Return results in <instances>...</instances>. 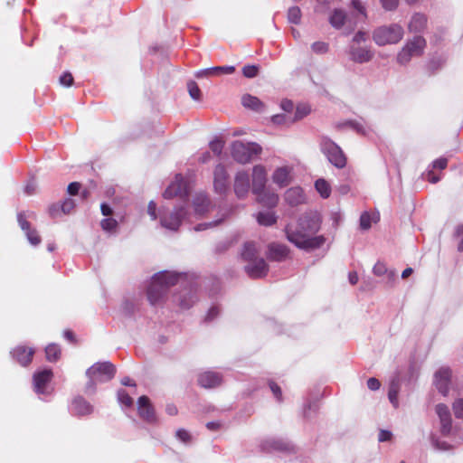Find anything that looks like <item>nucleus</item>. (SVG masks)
<instances>
[{"instance_id": "f257e3e1", "label": "nucleus", "mask_w": 463, "mask_h": 463, "mask_svg": "<svg viewBox=\"0 0 463 463\" xmlns=\"http://www.w3.org/2000/svg\"><path fill=\"white\" fill-rule=\"evenodd\" d=\"M320 216L317 213H307L296 223L288 224L285 228L288 240L298 248L310 250L320 248L325 239L316 236L320 229Z\"/></svg>"}, {"instance_id": "f03ea898", "label": "nucleus", "mask_w": 463, "mask_h": 463, "mask_svg": "<svg viewBox=\"0 0 463 463\" xmlns=\"http://www.w3.org/2000/svg\"><path fill=\"white\" fill-rule=\"evenodd\" d=\"M189 189L188 182L180 174L176 175L175 180L167 186L163 194L164 197L165 199L179 197L184 204L175 206L171 212L161 213L160 223L162 227L175 232L184 220L189 219V213L186 210Z\"/></svg>"}, {"instance_id": "7ed1b4c3", "label": "nucleus", "mask_w": 463, "mask_h": 463, "mask_svg": "<svg viewBox=\"0 0 463 463\" xmlns=\"http://www.w3.org/2000/svg\"><path fill=\"white\" fill-rule=\"evenodd\" d=\"M179 278L180 275L169 271H162L154 275L147 288V298L150 304H158L165 296L168 288L177 283Z\"/></svg>"}, {"instance_id": "20e7f679", "label": "nucleus", "mask_w": 463, "mask_h": 463, "mask_svg": "<svg viewBox=\"0 0 463 463\" xmlns=\"http://www.w3.org/2000/svg\"><path fill=\"white\" fill-rule=\"evenodd\" d=\"M116 373V367L110 362H99L90 366L86 375L89 381L86 384V392H95L96 385L110 381Z\"/></svg>"}, {"instance_id": "39448f33", "label": "nucleus", "mask_w": 463, "mask_h": 463, "mask_svg": "<svg viewBox=\"0 0 463 463\" xmlns=\"http://www.w3.org/2000/svg\"><path fill=\"white\" fill-rule=\"evenodd\" d=\"M262 147L256 142H243L236 140L231 145L232 158L240 164H247L258 157Z\"/></svg>"}, {"instance_id": "423d86ee", "label": "nucleus", "mask_w": 463, "mask_h": 463, "mask_svg": "<svg viewBox=\"0 0 463 463\" xmlns=\"http://www.w3.org/2000/svg\"><path fill=\"white\" fill-rule=\"evenodd\" d=\"M404 35V30L398 24H392L376 28L373 33L374 43L379 46L398 43Z\"/></svg>"}, {"instance_id": "0eeeda50", "label": "nucleus", "mask_w": 463, "mask_h": 463, "mask_svg": "<svg viewBox=\"0 0 463 463\" xmlns=\"http://www.w3.org/2000/svg\"><path fill=\"white\" fill-rule=\"evenodd\" d=\"M427 43L424 37L416 35L409 39L397 54V62L405 65L412 57H420L424 53Z\"/></svg>"}, {"instance_id": "6e6552de", "label": "nucleus", "mask_w": 463, "mask_h": 463, "mask_svg": "<svg viewBox=\"0 0 463 463\" xmlns=\"http://www.w3.org/2000/svg\"><path fill=\"white\" fill-rule=\"evenodd\" d=\"M320 147L323 154L328 161L337 168H343L346 165V157L335 142L327 137H323L320 142Z\"/></svg>"}, {"instance_id": "1a4fd4ad", "label": "nucleus", "mask_w": 463, "mask_h": 463, "mask_svg": "<svg viewBox=\"0 0 463 463\" xmlns=\"http://www.w3.org/2000/svg\"><path fill=\"white\" fill-rule=\"evenodd\" d=\"M52 378L51 369H44L33 374V389L38 395H48L52 392L49 383Z\"/></svg>"}, {"instance_id": "9d476101", "label": "nucleus", "mask_w": 463, "mask_h": 463, "mask_svg": "<svg viewBox=\"0 0 463 463\" xmlns=\"http://www.w3.org/2000/svg\"><path fill=\"white\" fill-rule=\"evenodd\" d=\"M450 378L451 370L449 367H441L434 374V384L444 396L449 393Z\"/></svg>"}, {"instance_id": "9b49d317", "label": "nucleus", "mask_w": 463, "mask_h": 463, "mask_svg": "<svg viewBox=\"0 0 463 463\" xmlns=\"http://www.w3.org/2000/svg\"><path fill=\"white\" fill-rule=\"evenodd\" d=\"M267 183V171L264 165H256L252 169V193L263 192Z\"/></svg>"}, {"instance_id": "f8f14e48", "label": "nucleus", "mask_w": 463, "mask_h": 463, "mask_svg": "<svg viewBox=\"0 0 463 463\" xmlns=\"http://www.w3.org/2000/svg\"><path fill=\"white\" fill-rule=\"evenodd\" d=\"M228 174L222 165H218L213 173V186L216 193L222 194L228 189Z\"/></svg>"}, {"instance_id": "ddd939ff", "label": "nucleus", "mask_w": 463, "mask_h": 463, "mask_svg": "<svg viewBox=\"0 0 463 463\" xmlns=\"http://www.w3.org/2000/svg\"><path fill=\"white\" fill-rule=\"evenodd\" d=\"M250 190V178L245 171H240L234 178V193L239 199L244 198Z\"/></svg>"}, {"instance_id": "4468645a", "label": "nucleus", "mask_w": 463, "mask_h": 463, "mask_svg": "<svg viewBox=\"0 0 463 463\" xmlns=\"http://www.w3.org/2000/svg\"><path fill=\"white\" fill-rule=\"evenodd\" d=\"M292 167L288 165L279 166L272 174V181L279 187L288 186L292 181Z\"/></svg>"}, {"instance_id": "2eb2a0df", "label": "nucleus", "mask_w": 463, "mask_h": 463, "mask_svg": "<svg viewBox=\"0 0 463 463\" xmlns=\"http://www.w3.org/2000/svg\"><path fill=\"white\" fill-rule=\"evenodd\" d=\"M436 412L439 418L441 433L445 436L449 435L452 429V420L448 406L442 403L438 404Z\"/></svg>"}, {"instance_id": "dca6fc26", "label": "nucleus", "mask_w": 463, "mask_h": 463, "mask_svg": "<svg viewBox=\"0 0 463 463\" xmlns=\"http://www.w3.org/2000/svg\"><path fill=\"white\" fill-rule=\"evenodd\" d=\"M349 54L351 60L357 63L368 62L373 57V52L371 48L366 46H355L354 44L350 47Z\"/></svg>"}, {"instance_id": "f3484780", "label": "nucleus", "mask_w": 463, "mask_h": 463, "mask_svg": "<svg viewBox=\"0 0 463 463\" xmlns=\"http://www.w3.org/2000/svg\"><path fill=\"white\" fill-rule=\"evenodd\" d=\"M245 271L247 274L252 279H259L264 277L268 272V266L265 260L260 259H256L245 267Z\"/></svg>"}, {"instance_id": "a211bd4d", "label": "nucleus", "mask_w": 463, "mask_h": 463, "mask_svg": "<svg viewBox=\"0 0 463 463\" xmlns=\"http://www.w3.org/2000/svg\"><path fill=\"white\" fill-rule=\"evenodd\" d=\"M139 416L147 422H154L156 420L154 409L146 396H141L137 401Z\"/></svg>"}, {"instance_id": "6ab92c4d", "label": "nucleus", "mask_w": 463, "mask_h": 463, "mask_svg": "<svg viewBox=\"0 0 463 463\" xmlns=\"http://www.w3.org/2000/svg\"><path fill=\"white\" fill-rule=\"evenodd\" d=\"M71 411L74 415L84 416L93 411V406L84 398L79 396L73 399L71 405Z\"/></svg>"}, {"instance_id": "aec40b11", "label": "nucleus", "mask_w": 463, "mask_h": 463, "mask_svg": "<svg viewBox=\"0 0 463 463\" xmlns=\"http://www.w3.org/2000/svg\"><path fill=\"white\" fill-rule=\"evenodd\" d=\"M17 221L21 229L25 232L29 242L34 246L38 245L41 242V238L35 230L30 229V224L25 220L24 214L22 213H18Z\"/></svg>"}, {"instance_id": "412c9836", "label": "nucleus", "mask_w": 463, "mask_h": 463, "mask_svg": "<svg viewBox=\"0 0 463 463\" xmlns=\"http://www.w3.org/2000/svg\"><path fill=\"white\" fill-rule=\"evenodd\" d=\"M13 357L23 366H26L32 361L34 350L23 345L15 347L11 352Z\"/></svg>"}, {"instance_id": "4be33fe9", "label": "nucleus", "mask_w": 463, "mask_h": 463, "mask_svg": "<svg viewBox=\"0 0 463 463\" xmlns=\"http://www.w3.org/2000/svg\"><path fill=\"white\" fill-rule=\"evenodd\" d=\"M221 383V375L214 372H204L198 376V383L203 388H213Z\"/></svg>"}, {"instance_id": "5701e85b", "label": "nucleus", "mask_w": 463, "mask_h": 463, "mask_svg": "<svg viewBox=\"0 0 463 463\" xmlns=\"http://www.w3.org/2000/svg\"><path fill=\"white\" fill-rule=\"evenodd\" d=\"M427 26V16L420 13H415L410 19L408 30L410 33H422Z\"/></svg>"}, {"instance_id": "b1692460", "label": "nucleus", "mask_w": 463, "mask_h": 463, "mask_svg": "<svg viewBox=\"0 0 463 463\" xmlns=\"http://www.w3.org/2000/svg\"><path fill=\"white\" fill-rule=\"evenodd\" d=\"M193 205L194 214L200 217L209 211L210 200L204 194L200 193L194 196Z\"/></svg>"}, {"instance_id": "393cba45", "label": "nucleus", "mask_w": 463, "mask_h": 463, "mask_svg": "<svg viewBox=\"0 0 463 463\" xmlns=\"http://www.w3.org/2000/svg\"><path fill=\"white\" fill-rule=\"evenodd\" d=\"M285 201L291 206L301 204L305 202V195L300 187H292L285 194Z\"/></svg>"}, {"instance_id": "a878e982", "label": "nucleus", "mask_w": 463, "mask_h": 463, "mask_svg": "<svg viewBox=\"0 0 463 463\" xmlns=\"http://www.w3.org/2000/svg\"><path fill=\"white\" fill-rule=\"evenodd\" d=\"M288 254V249L282 244L271 243L269 246V258L272 260L280 261L286 259Z\"/></svg>"}, {"instance_id": "bb28decb", "label": "nucleus", "mask_w": 463, "mask_h": 463, "mask_svg": "<svg viewBox=\"0 0 463 463\" xmlns=\"http://www.w3.org/2000/svg\"><path fill=\"white\" fill-rule=\"evenodd\" d=\"M257 196V200L262 205L267 206L269 208L275 207L279 203V196L277 194L267 191L263 189V192L260 194H255Z\"/></svg>"}, {"instance_id": "cd10ccee", "label": "nucleus", "mask_w": 463, "mask_h": 463, "mask_svg": "<svg viewBox=\"0 0 463 463\" xmlns=\"http://www.w3.org/2000/svg\"><path fill=\"white\" fill-rule=\"evenodd\" d=\"M241 103L245 108L250 109L257 112H261L264 110L263 102L257 97L245 94L241 98Z\"/></svg>"}, {"instance_id": "c85d7f7f", "label": "nucleus", "mask_w": 463, "mask_h": 463, "mask_svg": "<svg viewBox=\"0 0 463 463\" xmlns=\"http://www.w3.org/2000/svg\"><path fill=\"white\" fill-rule=\"evenodd\" d=\"M75 207L74 200L68 198L61 205V210L64 214H69L72 212ZM60 206L52 205L50 207V214L52 217H56L59 214Z\"/></svg>"}, {"instance_id": "c756f323", "label": "nucleus", "mask_w": 463, "mask_h": 463, "mask_svg": "<svg viewBox=\"0 0 463 463\" xmlns=\"http://www.w3.org/2000/svg\"><path fill=\"white\" fill-rule=\"evenodd\" d=\"M196 300V297L192 290L184 292L183 295L175 297V301L183 309L190 308Z\"/></svg>"}, {"instance_id": "7c9ffc66", "label": "nucleus", "mask_w": 463, "mask_h": 463, "mask_svg": "<svg viewBox=\"0 0 463 463\" xmlns=\"http://www.w3.org/2000/svg\"><path fill=\"white\" fill-rule=\"evenodd\" d=\"M345 19L346 14L343 10L335 9L329 17V23L334 28L340 29L345 24Z\"/></svg>"}, {"instance_id": "2f4dec72", "label": "nucleus", "mask_w": 463, "mask_h": 463, "mask_svg": "<svg viewBox=\"0 0 463 463\" xmlns=\"http://www.w3.org/2000/svg\"><path fill=\"white\" fill-rule=\"evenodd\" d=\"M264 449L267 450H288L290 449V444L282 439H269L265 441Z\"/></svg>"}, {"instance_id": "473e14b6", "label": "nucleus", "mask_w": 463, "mask_h": 463, "mask_svg": "<svg viewBox=\"0 0 463 463\" xmlns=\"http://www.w3.org/2000/svg\"><path fill=\"white\" fill-rule=\"evenodd\" d=\"M257 249L253 242H246L243 246L241 257L244 260L250 262L256 259Z\"/></svg>"}, {"instance_id": "72a5a7b5", "label": "nucleus", "mask_w": 463, "mask_h": 463, "mask_svg": "<svg viewBox=\"0 0 463 463\" xmlns=\"http://www.w3.org/2000/svg\"><path fill=\"white\" fill-rule=\"evenodd\" d=\"M257 221L260 225L270 226L277 221V217L272 212H260L257 215Z\"/></svg>"}, {"instance_id": "f704fd0d", "label": "nucleus", "mask_w": 463, "mask_h": 463, "mask_svg": "<svg viewBox=\"0 0 463 463\" xmlns=\"http://www.w3.org/2000/svg\"><path fill=\"white\" fill-rule=\"evenodd\" d=\"M315 187L323 198H328L331 194L330 184L325 179H318L315 183Z\"/></svg>"}, {"instance_id": "c9c22d12", "label": "nucleus", "mask_w": 463, "mask_h": 463, "mask_svg": "<svg viewBox=\"0 0 463 463\" xmlns=\"http://www.w3.org/2000/svg\"><path fill=\"white\" fill-rule=\"evenodd\" d=\"M45 354L49 362H56L61 356V348L55 344H51L45 348Z\"/></svg>"}, {"instance_id": "e433bc0d", "label": "nucleus", "mask_w": 463, "mask_h": 463, "mask_svg": "<svg viewBox=\"0 0 463 463\" xmlns=\"http://www.w3.org/2000/svg\"><path fill=\"white\" fill-rule=\"evenodd\" d=\"M235 71L234 66H219V67H213L210 69H207L205 71H203L197 74V76L201 74H213V73H224V74H232Z\"/></svg>"}, {"instance_id": "4c0bfd02", "label": "nucleus", "mask_w": 463, "mask_h": 463, "mask_svg": "<svg viewBox=\"0 0 463 463\" xmlns=\"http://www.w3.org/2000/svg\"><path fill=\"white\" fill-rule=\"evenodd\" d=\"M288 19L290 23L298 24L301 19V11L298 6H293L288 9Z\"/></svg>"}, {"instance_id": "58836bf2", "label": "nucleus", "mask_w": 463, "mask_h": 463, "mask_svg": "<svg viewBox=\"0 0 463 463\" xmlns=\"http://www.w3.org/2000/svg\"><path fill=\"white\" fill-rule=\"evenodd\" d=\"M187 89H188V92L193 99H194V100L201 99V90L199 89V87L195 81H193V80L189 81L187 83Z\"/></svg>"}, {"instance_id": "ea45409f", "label": "nucleus", "mask_w": 463, "mask_h": 463, "mask_svg": "<svg viewBox=\"0 0 463 463\" xmlns=\"http://www.w3.org/2000/svg\"><path fill=\"white\" fill-rule=\"evenodd\" d=\"M311 49H312L313 52H315L317 54H324L328 52L329 45L327 43L318 41V42H315L311 45Z\"/></svg>"}, {"instance_id": "a19ab883", "label": "nucleus", "mask_w": 463, "mask_h": 463, "mask_svg": "<svg viewBox=\"0 0 463 463\" xmlns=\"http://www.w3.org/2000/svg\"><path fill=\"white\" fill-rule=\"evenodd\" d=\"M100 225L106 232H115L118 227V222L113 218H106L101 221Z\"/></svg>"}, {"instance_id": "79ce46f5", "label": "nucleus", "mask_w": 463, "mask_h": 463, "mask_svg": "<svg viewBox=\"0 0 463 463\" xmlns=\"http://www.w3.org/2000/svg\"><path fill=\"white\" fill-rule=\"evenodd\" d=\"M118 400L122 405H125L126 407H131L133 404L132 398L125 390H119L118 392Z\"/></svg>"}, {"instance_id": "37998d69", "label": "nucleus", "mask_w": 463, "mask_h": 463, "mask_svg": "<svg viewBox=\"0 0 463 463\" xmlns=\"http://www.w3.org/2000/svg\"><path fill=\"white\" fill-rule=\"evenodd\" d=\"M259 67L256 65H246L242 68V73L246 78L251 79L258 75Z\"/></svg>"}, {"instance_id": "c03bdc74", "label": "nucleus", "mask_w": 463, "mask_h": 463, "mask_svg": "<svg viewBox=\"0 0 463 463\" xmlns=\"http://www.w3.org/2000/svg\"><path fill=\"white\" fill-rule=\"evenodd\" d=\"M453 411L457 418L463 419V399H458L454 402Z\"/></svg>"}, {"instance_id": "a18cd8bd", "label": "nucleus", "mask_w": 463, "mask_h": 463, "mask_svg": "<svg viewBox=\"0 0 463 463\" xmlns=\"http://www.w3.org/2000/svg\"><path fill=\"white\" fill-rule=\"evenodd\" d=\"M387 270L386 265L382 261H377L373 268V273L378 277L384 276Z\"/></svg>"}, {"instance_id": "49530a36", "label": "nucleus", "mask_w": 463, "mask_h": 463, "mask_svg": "<svg viewBox=\"0 0 463 463\" xmlns=\"http://www.w3.org/2000/svg\"><path fill=\"white\" fill-rule=\"evenodd\" d=\"M223 142L220 139L213 140L210 143V148L211 150L217 156L221 155L222 149H223Z\"/></svg>"}, {"instance_id": "de8ad7c7", "label": "nucleus", "mask_w": 463, "mask_h": 463, "mask_svg": "<svg viewBox=\"0 0 463 463\" xmlns=\"http://www.w3.org/2000/svg\"><path fill=\"white\" fill-rule=\"evenodd\" d=\"M372 225V217L368 213H364L360 217V226L364 230H367Z\"/></svg>"}, {"instance_id": "09e8293b", "label": "nucleus", "mask_w": 463, "mask_h": 463, "mask_svg": "<svg viewBox=\"0 0 463 463\" xmlns=\"http://www.w3.org/2000/svg\"><path fill=\"white\" fill-rule=\"evenodd\" d=\"M59 81H60L61 85L65 86V87H70L73 83V77H72L71 73L66 71L61 75Z\"/></svg>"}, {"instance_id": "8fccbe9b", "label": "nucleus", "mask_w": 463, "mask_h": 463, "mask_svg": "<svg viewBox=\"0 0 463 463\" xmlns=\"http://www.w3.org/2000/svg\"><path fill=\"white\" fill-rule=\"evenodd\" d=\"M383 7L387 11H393L398 7L399 0H380Z\"/></svg>"}, {"instance_id": "3c124183", "label": "nucleus", "mask_w": 463, "mask_h": 463, "mask_svg": "<svg viewBox=\"0 0 463 463\" xmlns=\"http://www.w3.org/2000/svg\"><path fill=\"white\" fill-rule=\"evenodd\" d=\"M310 111V109L307 106H298L295 114V120H298L307 116Z\"/></svg>"}, {"instance_id": "603ef678", "label": "nucleus", "mask_w": 463, "mask_h": 463, "mask_svg": "<svg viewBox=\"0 0 463 463\" xmlns=\"http://www.w3.org/2000/svg\"><path fill=\"white\" fill-rule=\"evenodd\" d=\"M385 276V282L386 284L390 286H393V284L396 281L397 273L394 269H388L387 272L384 274Z\"/></svg>"}, {"instance_id": "864d4df0", "label": "nucleus", "mask_w": 463, "mask_h": 463, "mask_svg": "<svg viewBox=\"0 0 463 463\" xmlns=\"http://www.w3.org/2000/svg\"><path fill=\"white\" fill-rule=\"evenodd\" d=\"M222 219H218L214 222H203V223H200L198 224L197 226L194 227V231L196 232H200V231H203L207 228H212V227H214L216 225H218L221 222H222Z\"/></svg>"}, {"instance_id": "5fc2aeb1", "label": "nucleus", "mask_w": 463, "mask_h": 463, "mask_svg": "<svg viewBox=\"0 0 463 463\" xmlns=\"http://www.w3.org/2000/svg\"><path fill=\"white\" fill-rule=\"evenodd\" d=\"M388 398L394 407L398 406V392L393 386L389 390Z\"/></svg>"}, {"instance_id": "6e6d98bb", "label": "nucleus", "mask_w": 463, "mask_h": 463, "mask_svg": "<svg viewBox=\"0 0 463 463\" xmlns=\"http://www.w3.org/2000/svg\"><path fill=\"white\" fill-rule=\"evenodd\" d=\"M269 387H270V390L273 392L274 396L277 398V400L279 402H281L282 393H281L280 387L273 382L269 383Z\"/></svg>"}, {"instance_id": "4d7b16f0", "label": "nucleus", "mask_w": 463, "mask_h": 463, "mask_svg": "<svg viewBox=\"0 0 463 463\" xmlns=\"http://www.w3.org/2000/svg\"><path fill=\"white\" fill-rule=\"evenodd\" d=\"M448 165V160L445 157H440L433 161L432 167L439 168L440 170L445 169Z\"/></svg>"}, {"instance_id": "13d9d810", "label": "nucleus", "mask_w": 463, "mask_h": 463, "mask_svg": "<svg viewBox=\"0 0 463 463\" xmlns=\"http://www.w3.org/2000/svg\"><path fill=\"white\" fill-rule=\"evenodd\" d=\"M147 213L152 220H156V203L154 201H150L147 206Z\"/></svg>"}, {"instance_id": "bf43d9fd", "label": "nucleus", "mask_w": 463, "mask_h": 463, "mask_svg": "<svg viewBox=\"0 0 463 463\" xmlns=\"http://www.w3.org/2000/svg\"><path fill=\"white\" fill-rule=\"evenodd\" d=\"M349 125L357 133L362 134V135H366L367 134V132L365 130V128L362 124H360L358 122L351 121V122H349Z\"/></svg>"}, {"instance_id": "052dcab7", "label": "nucleus", "mask_w": 463, "mask_h": 463, "mask_svg": "<svg viewBox=\"0 0 463 463\" xmlns=\"http://www.w3.org/2000/svg\"><path fill=\"white\" fill-rule=\"evenodd\" d=\"M455 233L457 236L461 237V240L458 244V250L463 251V224H460L456 228Z\"/></svg>"}, {"instance_id": "680f3d73", "label": "nucleus", "mask_w": 463, "mask_h": 463, "mask_svg": "<svg viewBox=\"0 0 463 463\" xmlns=\"http://www.w3.org/2000/svg\"><path fill=\"white\" fill-rule=\"evenodd\" d=\"M381 383L378 379L376 378H369L367 381V387L372 391H376L380 388Z\"/></svg>"}, {"instance_id": "e2e57ef3", "label": "nucleus", "mask_w": 463, "mask_h": 463, "mask_svg": "<svg viewBox=\"0 0 463 463\" xmlns=\"http://www.w3.org/2000/svg\"><path fill=\"white\" fill-rule=\"evenodd\" d=\"M392 432L389 430H382L378 436V440L380 442L389 441L392 439Z\"/></svg>"}, {"instance_id": "0e129e2a", "label": "nucleus", "mask_w": 463, "mask_h": 463, "mask_svg": "<svg viewBox=\"0 0 463 463\" xmlns=\"http://www.w3.org/2000/svg\"><path fill=\"white\" fill-rule=\"evenodd\" d=\"M176 437L184 443L190 440V434L185 430H178Z\"/></svg>"}, {"instance_id": "69168bd1", "label": "nucleus", "mask_w": 463, "mask_h": 463, "mask_svg": "<svg viewBox=\"0 0 463 463\" xmlns=\"http://www.w3.org/2000/svg\"><path fill=\"white\" fill-rule=\"evenodd\" d=\"M80 188V184L78 183V182H73V183H71L69 185H68V193L71 194V195H75L78 194L79 190Z\"/></svg>"}, {"instance_id": "338daca9", "label": "nucleus", "mask_w": 463, "mask_h": 463, "mask_svg": "<svg viewBox=\"0 0 463 463\" xmlns=\"http://www.w3.org/2000/svg\"><path fill=\"white\" fill-rule=\"evenodd\" d=\"M432 444L435 449L440 450H447L449 448V446L446 442H439L438 439L434 438H432Z\"/></svg>"}, {"instance_id": "774afa93", "label": "nucleus", "mask_w": 463, "mask_h": 463, "mask_svg": "<svg viewBox=\"0 0 463 463\" xmlns=\"http://www.w3.org/2000/svg\"><path fill=\"white\" fill-rule=\"evenodd\" d=\"M35 190H36V184L34 181H30L24 187V192L28 195L34 194Z\"/></svg>"}]
</instances>
